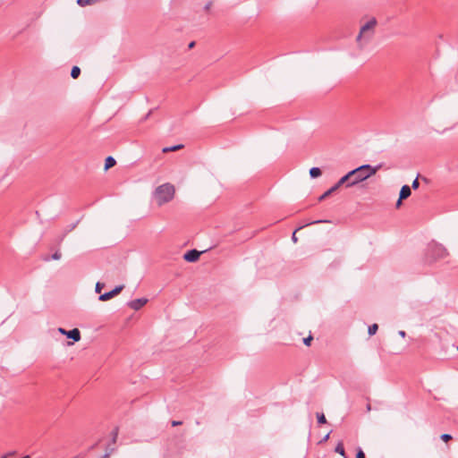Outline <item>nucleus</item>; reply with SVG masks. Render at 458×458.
<instances>
[{
	"label": "nucleus",
	"mask_w": 458,
	"mask_h": 458,
	"mask_svg": "<svg viewBox=\"0 0 458 458\" xmlns=\"http://www.w3.org/2000/svg\"><path fill=\"white\" fill-rule=\"evenodd\" d=\"M182 148V145H174L173 147L164 148L163 152L165 153L168 151H175V150L181 149Z\"/></svg>",
	"instance_id": "dca6fc26"
},
{
	"label": "nucleus",
	"mask_w": 458,
	"mask_h": 458,
	"mask_svg": "<svg viewBox=\"0 0 458 458\" xmlns=\"http://www.w3.org/2000/svg\"><path fill=\"white\" fill-rule=\"evenodd\" d=\"M422 180H423L425 182H428V181H427V178H425V177H424V178H422Z\"/></svg>",
	"instance_id": "f704fd0d"
},
{
	"label": "nucleus",
	"mask_w": 458,
	"mask_h": 458,
	"mask_svg": "<svg viewBox=\"0 0 458 458\" xmlns=\"http://www.w3.org/2000/svg\"><path fill=\"white\" fill-rule=\"evenodd\" d=\"M379 166H372L370 165H362L352 171H350V175L352 176V182L349 185H357L360 182H362L369 179V177L375 175L378 171Z\"/></svg>",
	"instance_id": "f257e3e1"
},
{
	"label": "nucleus",
	"mask_w": 458,
	"mask_h": 458,
	"mask_svg": "<svg viewBox=\"0 0 458 458\" xmlns=\"http://www.w3.org/2000/svg\"><path fill=\"white\" fill-rule=\"evenodd\" d=\"M22 458H30V455H25V456H24V457H22Z\"/></svg>",
	"instance_id": "c9c22d12"
},
{
	"label": "nucleus",
	"mask_w": 458,
	"mask_h": 458,
	"mask_svg": "<svg viewBox=\"0 0 458 458\" xmlns=\"http://www.w3.org/2000/svg\"><path fill=\"white\" fill-rule=\"evenodd\" d=\"M440 438H441L443 441L447 442V441H449V440H451V439H452V436H451L450 434H442V435L440 436Z\"/></svg>",
	"instance_id": "aec40b11"
},
{
	"label": "nucleus",
	"mask_w": 458,
	"mask_h": 458,
	"mask_svg": "<svg viewBox=\"0 0 458 458\" xmlns=\"http://www.w3.org/2000/svg\"><path fill=\"white\" fill-rule=\"evenodd\" d=\"M357 458H365V454L361 449H359L357 452Z\"/></svg>",
	"instance_id": "393cba45"
},
{
	"label": "nucleus",
	"mask_w": 458,
	"mask_h": 458,
	"mask_svg": "<svg viewBox=\"0 0 458 458\" xmlns=\"http://www.w3.org/2000/svg\"><path fill=\"white\" fill-rule=\"evenodd\" d=\"M114 297V295L113 294V292L110 291L108 293H105L101 294L98 299L101 301H106Z\"/></svg>",
	"instance_id": "9b49d317"
},
{
	"label": "nucleus",
	"mask_w": 458,
	"mask_h": 458,
	"mask_svg": "<svg viewBox=\"0 0 458 458\" xmlns=\"http://www.w3.org/2000/svg\"><path fill=\"white\" fill-rule=\"evenodd\" d=\"M103 458H109V454H106Z\"/></svg>",
	"instance_id": "7c9ffc66"
},
{
	"label": "nucleus",
	"mask_w": 458,
	"mask_h": 458,
	"mask_svg": "<svg viewBox=\"0 0 458 458\" xmlns=\"http://www.w3.org/2000/svg\"><path fill=\"white\" fill-rule=\"evenodd\" d=\"M376 25V19L371 18L360 27V32L356 37V42L360 49H363L371 40L375 34Z\"/></svg>",
	"instance_id": "f03ea898"
},
{
	"label": "nucleus",
	"mask_w": 458,
	"mask_h": 458,
	"mask_svg": "<svg viewBox=\"0 0 458 458\" xmlns=\"http://www.w3.org/2000/svg\"><path fill=\"white\" fill-rule=\"evenodd\" d=\"M320 222H321L320 220H318V221L312 222L311 224L320 223Z\"/></svg>",
	"instance_id": "72a5a7b5"
},
{
	"label": "nucleus",
	"mask_w": 458,
	"mask_h": 458,
	"mask_svg": "<svg viewBox=\"0 0 458 458\" xmlns=\"http://www.w3.org/2000/svg\"><path fill=\"white\" fill-rule=\"evenodd\" d=\"M123 285H118V286H116L114 290H112L113 294H114V296H116L117 294H119V293L122 292V290H123Z\"/></svg>",
	"instance_id": "6ab92c4d"
},
{
	"label": "nucleus",
	"mask_w": 458,
	"mask_h": 458,
	"mask_svg": "<svg viewBox=\"0 0 458 458\" xmlns=\"http://www.w3.org/2000/svg\"><path fill=\"white\" fill-rule=\"evenodd\" d=\"M448 255L449 252L443 244L431 241V261L445 259Z\"/></svg>",
	"instance_id": "20e7f679"
},
{
	"label": "nucleus",
	"mask_w": 458,
	"mask_h": 458,
	"mask_svg": "<svg viewBox=\"0 0 458 458\" xmlns=\"http://www.w3.org/2000/svg\"><path fill=\"white\" fill-rule=\"evenodd\" d=\"M58 331L62 335H66L68 338L72 339L74 342H79L81 340V332L78 328L66 331L65 329L59 327Z\"/></svg>",
	"instance_id": "39448f33"
},
{
	"label": "nucleus",
	"mask_w": 458,
	"mask_h": 458,
	"mask_svg": "<svg viewBox=\"0 0 458 458\" xmlns=\"http://www.w3.org/2000/svg\"><path fill=\"white\" fill-rule=\"evenodd\" d=\"M62 257V254L60 251H55L53 256H52V259H55V260H58L60 259Z\"/></svg>",
	"instance_id": "4be33fe9"
},
{
	"label": "nucleus",
	"mask_w": 458,
	"mask_h": 458,
	"mask_svg": "<svg viewBox=\"0 0 458 458\" xmlns=\"http://www.w3.org/2000/svg\"><path fill=\"white\" fill-rule=\"evenodd\" d=\"M116 436H117V432H114V442L115 441Z\"/></svg>",
	"instance_id": "2f4dec72"
},
{
	"label": "nucleus",
	"mask_w": 458,
	"mask_h": 458,
	"mask_svg": "<svg viewBox=\"0 0 458 458\" xmlns=\"http://www.w3.org/2000/svg\"><path fill=\"white\" fill-rule=\"evenodd\" d=\"M181 424H182V422H181V421H177V420H173V421H172V426H173V427H175V426H178V425H181Z\"/></svg>",
	"instance_id": "a878e982"
},
{
	"label": "nucleus",
	"mask_w": 458,
	"mask_h": 458,
	"mask_svg": "<svg viewBox=\"0 0 458 458\" xmlns=\"http://www.w3.org/2000/svg\"><path fill=\"white\" fill-rule=\"evenodd\" d=\"M175 193L174 187L170 183H165L158 186L154 191V199L158 207L170 202Z\"/></svg>",
	"instance_id": "7ed1b4c3"
},
{
	"label": "nucleus",
	"mask_w": 458,
	"mask_h": 458,
	"mask_svg": "<svg viewBox=\"0 0 458 458\" xmlns=\"http://www.w3.org/2000/svg\"><path fill=\"white\" fill-rule=\"evenodd\" d=\"M336 190H337V189H336V187H335V186L331 187V188H330L328 191H327L323 195H321V196L319 197V199H319L320 201H321V200H323V199H325L327 197L330 196V195H331L333 192H335Z\"/></svg>",
	"instance_id": "4468645a"
},
{
	"label": "nucleus",
	"mask_w": 458,
	"mask_h": 458,
	"mask_svg": "<svg viewBox=\"0 0 458 458\" xmlns=\"http://www.w3.org/2000/svg\"><path fill=\"white\" fill-rule=\"evenodd\" d=\"M310 175L312 178H318L321 175V170L318 167H312L310 170Z\"/></svg>",
	"instance_id": "f8f14e48"
},
{
	"label": "nucleus",
	"mask_w": 458,
	"mask_h": 458,
	"mask_svg": "<svg viewBox=\"0 0 458 458\" xmlns=\"http://www.w3.org/2000/svg\"><path fill=\"white\" fill-rule=\"evenodd\" d=\"M457 350H458V344H457Z\"/></svg>",
	"instance_id": "4c0bfd02"
},
{
	"label": "nucleus",
	"mask_w": 458,
	"mask_h": 458,
	"mask_svg": "<svg viewBox=\"0 0 458 458\" xmlns=\"http://www.w3.org/2000/svg\"><path fill=\"white\" fill-rule=\"evenodd\" d=\"M200 252L196 250H191L186 252L183 256L184 259L188 262H195L199 259Z\"/></svg>",
	"instance_id": "0eeeda50"
},
{
	"label": "nucleus",
	"mask_w": 458,
	"mask_h": 458,
	"mask_svg": "<svg viewBox=\"0 0 458 458\" xmlns=\"http://www.w3.org/2000/svg\"><path fill=\"white\" fill-rule=\"evenodd\" d=\"M81 74V69L78 66H73L71 72V76L77 79Z\"/></svg>",
	"instance_id": "2eb2a0df"
},
{
	"label": "nucleus",
	"mask_w": 458,
	"mask_h": 458,
	"mask_svg": "<svg viewBox=\"0 0 458 458\" xmlns=\"http://www.w3.org/2000/svg\"><path fill=\"white\" fill-rule=\"evenodd\" d=\"M411 187L408 185H403L401 188L399 197L401 198V199H405L409 198L411 196Z\"/></svg>",
	"instance_id": "1a4fd4ad"
},
{
	"label": "nucleus",
	"mask_w": 458,
	"mask_h": 458,
	"mask_svg": "<svg viewBox=\"0 0 458 458\" xmlns=\"http://www.w3.org/2000/svg\"><path fill=\"white\" fill-rule=\"evenodd\" d=\"M148 302V299L146 298H140V299H135V300H132L130 302H128V306L134 310H139L140 309H141L146 303Z\"/></svg>",
	"instance_id": "423d86ee"
},
{
	"label": "nucleus",
	"mask_w": 458,
	"mask_h": 458,
	"mask_svg": "<svg viewBox=\"0 0 458 458\" xmlns=\"http://www.w3.org/2000/svg\"><path fill=\"white\" fill-rule=\"evenodd\" d=\"M378 327L377 324H373L369 327V335H373L377 333Z\"/></svg>",
	"instance_id": "f3484780"
},
{
	"label": "nucleus",
	"mask_w": 458,
	"mask_h": 458,
	"mask_svg": "<svg viewBox=\"0 0 458 458\" xmlns=\"http://www.w3.org/2000/svg\"><path fill=\"white\" fill-rule=\"evenodd\" d=\"M295 233H296V232H294V233H293V237H292V239H293V242H297V241H298V239H297V237H296Z\"/></svg>",
	"instance_id": "bb28decb"
},
{
	"label": "nucleus",
	"mask_w": 458,
	"mask_h": 458,
	"mask_svg": "<svg viewBox=\"0 0 458 458\" xmlns=\"http://www.w3.org/2000/svg\"><path fill=\"white\" fill-rule=\"evenodd\" d=\"M335 451L339 454L340 455L345 457V452H344V445L342 442H339L337 444V445L335 446Z\"/></svg>",
	"instance_id": "ddd939ff"
},
{
	"label": "nucleus",
	"mask_w": 458,
	"mask_h": 458,
	"mask_svg": "<svg viewBox=\"0 0 458 458\" xmlns=\"http://www.w3.org/2000/svg\"><path fill=\"white\" fill-rule=\"evenodd\" d=\"M399 335L402 336V337H404L405 336V332L401 330L398 332Z\"/></svg>",
	"instance_id": "c85d7f7f"
},
{
	"label": "nucleus",
	"mask_w": 458,
	"mask_h": 458,
	"mask_svg": "<svg viewBox=\"0 0 458 458\" xmlns=\"http://www.w3.org/2000/svg\"><path fill=\"white\" fill-rule=\"evenodd\" d=\"M352 182V176L350 175V172H348L345 175L340 178V180L337 182L335 187L338 189L340 186L345 183L347 188L353 187V185H349V183Z\"/></svg>",
	"instance_id": "6e6552de"
},
{
	"label": "nucleus",
	"mask_w": 458,
	"mask_h": 458,
	"mask_svg": "<svg viewBox=\"0 0 458 458\" xmlns=\"http://www.w3.org/2000/svg\"><path fill=\"white\" fill-rule=\"evenodd\" d=\"M194 45H195V43H194V42H191V43H190V45H189V47H190V48H191V47H194Z\"/></svg>",
	"instance_id": "c756f323"
},
{
	"label": "nucleus",
	"mask_w": 458,
	"mask_h": 458,
	"mask_svg": "<svg viewBox=\"0 0 458 458\" xmlns=\"http://www.w3.org/2000/svg\"><path fill=\"white\" fill-rule=\"evenodd\" d=\"M115 165V159L112 157H108L105 161V169L107 170Z\"/></svg>",
	"instance_id": "9d476101"
},
{
	"label": "nucleus",
	"mask_w": 458,
	"mask_h": 458,
	"mask_svg": "<svg viewBox=\"0 0 458 458\" xmlns=\"http://www.w3.org/2000/svg\"><path fill=\"white\" fill-rule=\"evenodd\" d=\"M311 340H312V336L309 335L308 337L303 339V343L305 345L309 346L310 344Z\"/></svg>",
	"instance_id": "5701e85b"
},
{
	"label": "nucleus",
	"mask_w": 458,
	"mask_h": 458,
	"mask_svg": "<svg viewBox=\"0 0 458 458\" xmlns=\"http://www.w3.org/2000/svg\"><path fill=\"white\" fill-rule=\"evenodd\" d=\"M328 437H329V434H327V436H325V438H324V439H325V440H327V439H328Z\"/></svg>",
	"instance_id": "473e14b6"
},
{
	"label": "nucleus",
	"mask_w": 458,
	"mask_h": 458,
	"mask_svg": "<svg viewBox=\"0 0 458 458\" xmlns=\"http://www.w3.org/2000/svg\"><path fill=\"white\" fill-rule=\"evenodd\" d=\"M103 287H104V284L98 282L96 284L95 291L99 293L101 292V290L103 289Z\"/></svg>",
	"instance_id": "412c9836"
},
{
	"label": "nucleus",
	"mask_w": 458,
	"mask_h": 458,
	"mask_svg": "<svg viewBox=\"0 0 458 458\" xmlns=\"http://www.w3.org/2000/svg\"><path fill=\"white\" fill-rule=\"evenodd\" d=\"M317 419L319 424L327 423V419L323 413H317Z\"/></svg>",
	"instance_id": "a211bd4d"
},
{
	"label": "nucleus",
	"mask_w": 458,
	"mask_h": 458,
	"mask_svg": "<svg viewBox=\"0 0 458 458\" xmlns=\"http://www.w3.org/2000/svg\"><path fill=\"white\" fill-rule=\"evenodd\" d=\"M6 457H7V455H4V456H3L2 458H6Z\"/></svg>",
	"instance_id": "e433bc0d"
},
{
	"label": "nucleus",
	"mask_w": 458,
	"mask_h": 458,
	"mask_svg": "<svg viewBox=\"0 0 458 458\" xmlns=\"http://www.w3.org/2000/svg\"><path fill=\"white\" fill-rule=\"evenodd\" d=\"M402 200L403 199H401V198L399 197V199L396 202V208H399L402 205Z\"/></svg>",
	"instance_id": "cd10ccee"
},
{
	"label": "nucleus",
	"mask_w": 458,
	"mask_h": 458,
	"mask_svg": "<svg viewBox=\"0 0 458 458\" xmlns=\"http://www.w3.org/2000/svg\"><path fill=\"white\" fill-rule=\"evenodd\" d=\"M419 185H420L419 179H418V178H416V179L412 182L411 187H412L413 189H417V188H419Z\"/></svg>",
	"instance_id": "b1692460"
}]
</instances>
